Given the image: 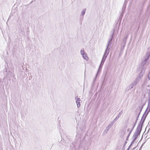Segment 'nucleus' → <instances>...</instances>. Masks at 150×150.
Returning <instances> with one entry per match:
<instances>
[{
  "instance_id": "20e7f679",
  "label": "nucleus",
  "mask_w": 150,
  "mask_h": 150,
  "mask_svg": "<svg viewBox=\"0 0 150 150\" xmlns=\"http://www.w3.org/2000/svg\"><path fill=\"white\" fill-rule=\"evenodd\" d=\"M105 59H106L103 58V59L101 61L99 69L98 70V72H99V71H100V70H101V69L102 67L103 66L104 64V63Z\"/></svg>"
},
{
  "instance_id": "6e6552de",
  "label": "nucleus",
  "mask_w": 150,
  "mask_h": 150,
  "mask_svg": "<svg viewBox=\"0 0 150 150\" xmlns=\"http://www.w3.org/2000/svg\"><path fill=\"white\" fill-rule=\"evenodd\" d=\"M134 86L133 84L131 83L127 87V91H129Z\"/></svg>"
},
{
  "instance_id": "6ab92c4d",
  "label": "nucleus",
  "mask_w": 150,
  "mask_h": 150,
  "mask_svg": "<svg viewBox=\"0 0 150 150\" xmlns=\"http://www.w3.org/2000/svg\"><path fill=\"white\" fill-rule=\"evenodd\" d=\"M148 78H149V80H150V77L149 76H148Z\"/></svg>"
},
{
  "instance_id": "412c9836",
  "label": "nucleus",
  "mask_w": 150,
  "mask_h": 150,
  "mask_svg": "<svg viewBox=\"0 0 150 150\" xmlns=\"http://www.w3.org/2000/svg\"><path fill=\"white\" fill-rule=\"evenodd\" d=\"M120 114H121V112H120L119 114V115H120Z\"/></svg>"
},
{
  "instance_id": "9d476101",
  "label": "nucleus",
  "mask_w": 150,
  "mask_h": 150,
  "mask_svg": "<svg viewBox=\"0 0 150 150\" xmlns=\"http://www.w3.org/2000/svg\"><path fill=\"white\" fill-rule=\"evenodd\" d=\"M138 83V81L135 80L132 83L134 86H135Z\"/></svg>"
},
{
  "instance_id": "ddd939ff",
  "label": "nucleus",
  "mask_w": 150,
  "mask_h": 150,
  "mask_svg": "<svg viewBox=\"0 0 150 150\" xmlns=\"http://www.w3.org/2000/svg\"><path fill=\"white\" fill-rule=\"evenodd\" d=\"M141 79V78H139V77L137 76L135 80H136L137 81L139 82Z\"/></svg>"
},
{
  "instance_id": "a211bd4d",
  "label": "nucleus",
  "mask_w": 150,
  "mask_h": 150,
  "mask_svg": "<svg viewBox=\"0 0 150 150\" xmlns=\"http://www.w3.org/2000/svg\"><path fill=\"white\" fill-rule=\"evenodd\" d=\"M117 120H116L115 119H114V120H113L114 122L115 123L117 121Z\"/></svg>"
},
{
  "instance_id": "4468645a",
  "label": "nucleus",
  "mask_w": 150,
  "mask_h": 150,
  "mask_svg": "<svg viewBox=\"0 0 150 150\" xmlns=\"http://www.w3.org/2000/svg\"><path fill=\"white\" fill-rule=\"evenodd\" d=\"M112 126L108 125L106 127V128L109 130L111 128Z\"/></svg>"
},
{
  "instance_id": "39448f33",
  "label": "nucleus",
  "mask_w": 150,
  "mask_h": 150,
  "mask_svg": "<svg viewBox=\"0 0 150 150\" xmlns=\"http://www.w3.org/2000/svg\"><path fill=\"white\" fill-rule=\"evenodd\" d=\"M105 59H106L103 58V59L101 61L99 69L98 70V72H99V71H100V70H101V69L102 67L103 66L104 64V63Z\"/></svg>"
},
{
  "instance_id": "aec40b11",
  "label": "nucleus",
  "mask_w": 150,
  "mask_h": 150,
  "mask_svg": "<svg viewBox=\"0 0 150 150\" xmlns=\"http://www.w3.org/2000/svg\"><path fill=\"white\" fill-rule=\"evenodd\" d=\"M145 118H144V119H143V122H144V120H145Z\"/></svg>"
},
{
  "instance_id": "423d86ee",
  "label": "nucleus",
  "mask_w": 150,
  "mask_h": 150,
  "mask_svg": "<svg viewBox=\"0 0 150 150\" xmlns=\"http://www.w3.org/2000/svg\"><path fill=\"white\" fill-rule=\"evenodd\" d=\"M105 59H106L103 58V59L101 61L99 69L98 70V72H99V71H100V70H101V69L102 67L103 66L104 64V63Z\"/></svg>"
},
{
  "instance_id": "dca6fc26",
  "label": "nucleus",
  "mask_w": 150,
  "mask_h": 150,
  "mask_svg": "<svg viewBox=\"0 0 150 150\" xmlns=\"http://www.w3.org/2000/svg\"><path fill=\"white\" fill-rule=\"evenodd\" d=\"M108 129L105 128V129L104 131V133L105 134H106L108 132Z\"/></svg>"
},
{
  "instance_id": "0eeeda50",
  "label": "nucleus",
  "mask_w": 150,
  "mask_h": 150,
  "mask_svg": "<svg viewBox=\"0 0 150 150\" xmlns=\"http://www.w3.org/2000/svg\"><path fill=\"white\" fill-rule=\"evenodd\" d=\"M145 72V69L144 68H143L141 70V72L139 73L138 76L141 79L142 77Z\"/></svg>"
},
{
  "instance_id": "f257e3e1",
  "label": "nucleus",
  "mask_w": 150,
  "mask_h": 150,
  "mask_svg": "<svg viewBox=\"0 0 150 150\" xmlns=\"http://www.w3.org/2000/svg\"><path fill=\"white\" fill-rule=\"evenodd\" d=\"M114 33V32L113 31L112 33V34L111 36L112 38L110 39L109 40H108V41L107 48L105 50V53L104 54V55L103 57V58L106 59V58L108 55V54L109 52L108 51H109V50L110 48V47H109V44H110V43L111 42V41L112 40V39L113 38V35Z\"/></svg>"
},
{
  "instance_id": "1a4fd4ad",
  "label": "nucleus",
  "mask_w": 150,
  "mask_h": 150,
  "mask_svg": "<svg viewBox=\"0 0 150 150\" xmlns=\"http://www.w3.org/2000/svg\"><path fill=\"white\" fill-rule=\"evenodd\" d=\"M82 57L86 61L88 60V59L87 54L86 53L82 55Z\"/></svg>"
},
{
  "instance_id": "4be33fe9",
  "label": "nucleus",
  "mask_w": 150,
  "mask_h": 150,
  "mask_svg": "<svg viewBox=\"0 0 150 150\" xmlns=\"http://www.w3.org/2000/svg\"><path fill=\"white\" fill-rule=\"evenodd\" d=\"M143 119V117H142V119H141V121H142V119Z\"/></svg>"
},
{
  "instance_id": "2eb2a0df",
  "label": "nucleus",
  "mask_w": 150,
  "mask_h": 150,
  "mask_svg": "<svg viewBox=\"0 0 150 150\" xmlns=\"http://www.w3.org/2000/svg\"><path fill=\"white\" fill-rule=\"evenodd\" d=\"M114 123L115 122L113 121H112L110 123V124L109 125H110L112 126L113 125Z\"/></svg>"
},
{
  "instance_id": "f3484780",
  "label": "nucleus",
  "mask_w": 150,
  "mask_h": 150,
  "mask_svg": "<svg viewBox=\"0 0 150 150\" xmlns=\"http://www.w3.org/2000/svg\"><path fill=\"white\" fill-rule=\"evenodd\" d=\"M120 117V115H119V114H118V115L117 116L115 119L117 120Z\"/></svg>"
},
{
  "instance_id": "f8f14e48",
  "label": "nucleus",
  "mask_w": 150,
  "mask_h": 150,
  "mask_svg": "<svg viewBox=\"0 0 150 150\" xmlns=\"http://www.w3.org/2000/svg\"><path fill=\"white\" fill-rule=\"evenodd\" d=\"M80 53L82 55H83L84 54H86L85 52H84L83 49L81 50Z\"/></svg>"
},
{
  "instance_id": "f03ea898",
  "label": "nucleus",
  "mask_w": 150,
  "mask_h": 150,
  "mask_svg": "<svg viewBox=\"0 0 150 150\" xmlns=\"http://www.w3.org/2000/svg\"><path fill=\"white\" fill-rule=\"evenodd\" d=\"M141 131V129L139 127H137V130L135 134L133 136V138L134 140L136 139L138 135L140 134Z\"/></svg>"
},
{
  "instance_id": "7ed1b4c3",
  "label": "nucleus",
  "mask_w": 150,
  "mask_h": 150,
  "mask_svg": "<svg viewBox=\"0 0 150 150\" xmlns=\"http://www.w3.org/2000/svg\"><path fill=\"white\" fill-rule=\"evenodd\" d=\"M76 102L77 104V107L78 108H79L80 107L81 104L80 103L81 100L80 98H78L77 96L75 98Z\"/></svg>"
},
{
  "instance_id": "9b49d317",
  "label": "nucleus",
  "mask_w": 150,
  "mask_h": 150,
  "mask_svg": "<svg viewBox=\"0 0 150 150\" xmlns=\"http://www.w3.org/2000/svg\"><path fill=\"white\" fill-rule=\"evenodd\" d=\"M86 11V9H84L81 12V15L82 16H83L85 14Z\"/></svg>"
}]
</instances>
